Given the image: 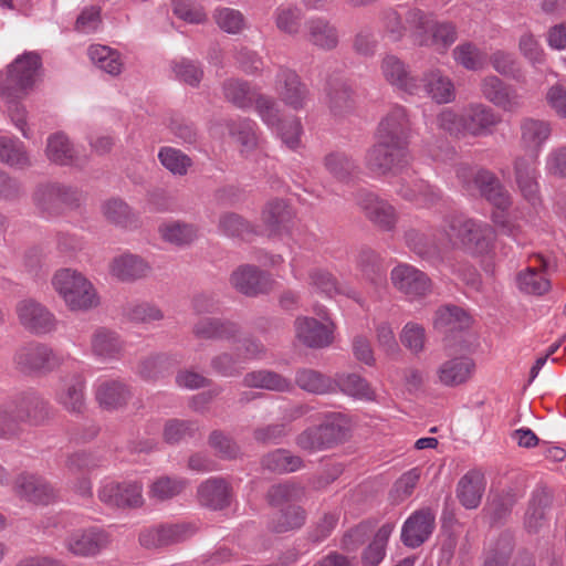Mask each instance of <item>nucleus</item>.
Masks as SVG:
<instances>
[{
  "mask_svg": "<svg viewBox=\"0 0 566 566\" xmlns=\"http://www.w3.org/2000/svg\"><path fill=\"white\" fill-rule=\"evenodd\" d=\"M159 233L165 241L176 245L188 244L197 235V231L192 226L178 221L161 224Z\"/></svg>",
  "mask_w": 566,
  "mask_h": 566,
  "instance_id": "46",
  "label": "nucleus"
},
{
  "mask_svg": "<svg viewBox=\"0 0 566 566\" xmlns=\"http://www.w3.org/2000/svg\"><path fill=\"white\" fill-rule=\"evenodd\" d=\"M235 332V324L214 318H203L195 326L196 335L202 338L230 337Z\"/></svg>",
  "mask_w": 566,
  "mask_h": 566,
  "instance_id": "47",
  "label": "nucleus"
},
{
  "mask_svg": "<svg viewBox=\"0 0 566 566\" xmlns=\"http://www.w3.org/2000/svg\"><path fill=\"white\" fill-rule=\"evenodd\" d=\"M396 192L401 198L421 207H429L440 199V191L422 179L409 184L405 178H400Z\"/></svg>",
  "mask_w": 566,
  "mask_h": 566,
  "instance_id": "30",
  "label": "nucleus"
},
{
  "mask_svg": "<svg viewBox=\"0 0 566 566\" xmlns=\"http://www.w3.org/2000/svg\"><path fill=\"white\" fill-rule=\"evenodd\" d=\"M434 526V514L430 510H420L411 514L402 525L401 541L411 548L424 543Z\"/></svg>",
  "mask_w": 566,
  "mask_h": 566,
  "instance_id": "22",
  "label": "nucleus"
},
{
  "mask_svg": "<svg viewBox=\"0 0 566 566\" xmlns=\"http://www.w3.org/2000/svg\"><path fill=\"white\" fill-rule=\"evenodd\" d=\"M405 242L410 250L421 258H431L438 252V242L436 240H429L416 229L406 231Z\"/></svg>",
  "mask_w": 566,
  "mask_h": 566,
  "instance_id": "52",
  "label": "nucleus"
},
{
  "mask_svg": "<svg viewBox=\"0 0 566 566\" xmlns=\"http://www.w3.org/2000/svg\"><path fill=\"white\" fill-rule=\"evenodd\" d=\"M305 521V512L302 507L296 505H287L284 507L276 522L273 524L275 532H286L290 530L298 528Z\"/></svg>",
  "mask_w": 566,
  "mask_h": 566,
  "instance_id": "56",
  "label": "nucleus"
},
{
  "mask_svg": "<svg viewBox=\"0 0 566 566\" xmlns=\"http://www.w3.org/2000/svg\"><path fill=\"white\" fill-rule=\"evenodd\" d=\"M107 544V534L98 527L75 531L65 541L69 552L82 557L99 554Z\"/></svg>",
  "mask_w": 566,
  "mask_h": 566,
  "instance_id": "20",
  "label": "nucleus"
},
{
  "mask_svg": "<svg viewBox=\"0 0 566 566\" xmlns=\"http://www.w3.org/2000/svg\"><path fill=\"white\" fill-rule=\"evenodd\" d=\"M485 99L504 112H516L523 105L522 95L513 86L506 85L495 75L486 76L480 85Z\"/></svg>",
  "mask_w": 566,
  "mask_h": 566,
  "instance_id": "19",
  "label": "nucleus"
},
{
  "mask_svg": "<svg viewBox=\"0 0 566 566\" xmlns=\"http://www.w3.org/2000/svg\"><path fill=\"white\" fill-rule=\"evenodd\" d=\"M52 285L70 311L85 312L99 304L96 289L78 271L72 269L56 271L52 277Z\"/></svg>",
  "mask_w": 566,
  "mask_h": 566,
  "instance_id": "8",
  "label": "nucleus"
},
{
  "mask_svg": "<svg viewBox=\"0 0 566 566\" xmlns=\"http://www.w3.org/2000/svg\"><path fill=\"white\" fill-rule=\"evenodd\" d=\"M85 379L82 375H73L72 377L61 380L55 391V400L65 410L78 413L83 410L85 403Z\"/></svg>",
  "mask_w": 566,
  "mask_h": 566,
  "instance_id": "28",
  "label": "nucleus"
},
{
  "mask_svg": "<svg viewBox=\"0 0 566 566\" xmlns=\"http://www.w3.org/2000/svg\"><path fill=\"white\" fill-rule=\"evenodd\" d=\"M161 165L174 175H185L190 166V159L176 148L164 147L158 154Z\"/></svg>",
  "mask_w": 566,
  "mask_h": 566,
  "instance_id": "55",
  "label": "nucleus"
},
{
  "mask_svg": "<svg viewBox=\"0 0 566 566\" xmlns=\"http://www.w3.org/2000/svg\"><path fill=\"white\" fill-rule=\"evenodd\" d=\"M311 285L316 292L325 295L326 297H334L342 294L347 297L360 302L357 293L347 286H339L333 275L323 270H316L311 273Z\"/></svg>",
  "mask_w": 566,
  "mask_h": 566,
  "instance_id": "40",
  "label": "nucleus"
},
{
  "mask_svg": "<svg viewBox=\"0 0 566 566\" xmlns=\"http://www.w3.org/2000/svg\"><path fill=\"white\" fill-rule=\"evenodd\" d=\"M420 479V470L413 468L403 473L395 483L392 497L395 501L402 502L415 491Z\"/></svg>",
  "mask_w": 566,
  "mask_h": 566,
  "instance_id": "62",
  "label": "nucleus"
},
{
  "mask_svg": "<svg viewBox=\"0 0 566 566\" xmlns=\"http://www.w3.org/2000/svg\"><path fill=\"white\" fill-rule=\"evenodd\" d=\"M45 156L51 163L59 166L78 167L85 161L77 147L63 132L53 133L48 137Z\"/></svg>",
  "mask_w": 566,
  "mask_h": 566,
  "instance_id": "21",
  "label": "nucleus"
},
{
  "mask_svg": "<svg viewBox=\"0 0 566 566\" xmlns=\"http://www.w3.org/2000/svg\"><path fill=\"white\" fill-rule=\"evenodd\" d=\"M381 72L387 82L409 95L420 91L419 82L410 75L406 64L395 55H387L381 62Z\"/></svg>",
  "mask_w": 566,
  "mask_h": 566,
  "instance_id": "27",
  "label": "nucleus"
},
{
  "mask_svg": "<svg viewBox=\"0 0 566 566\" xmlns=\"http://www.w3.org/2000/svg\"><path fill=\"white\" fill-rule=\"evenodd\" d=\"M214 19L219 28L227 33H239L244 27V18L235 9H218L214 13Z\"/></svg>",
  "mask_w": 566,
  "mask_h": 566,
  "instance_id": "59",
  "label": "nucleus"
},
{
  "mask_svg": "<svg viewBox=\"0 0 566 566\" xmlns=\"http://www.w3.org/2000/svg\"><path fill=\"white\" fill-rule=\"evenodd\" d=\"M199 501L213 510H221L230 503L231 489L223 479L211 478L198 488Z\"/></svg>",
  "mask_w": 566,
  "mask_h": 566,
  "instance_id": "31",
  "label": "nucleus"
},
{
  "mask_svg": "<svg viewBox=\"0 0 566 566\" xmlns=\"http://www.w3.org/2000/svg\"><path fill=\"white\" fill-rule=\"evenodd\" d=\"M13 359L24 371L48 374L57 369L71 357L43 344H28L15 352Z\"/></svg>",
  "mask_w": 566,
  "mask_h": 566,
  "instance_id": "11",
  "label": "nucleus"
},
{
  "mask_svg": "<svg viewBox=\"0 0 566 566\" xmlns=\"http://www.w3.org/2000/svg\"><path fill=\"white\" fill-rule=\"evenodd\" d=\"M142 484L134 481L118 482L104 479L98 490L99 500L112 507H133L142 505Z\"/></svg>",
  "mask_w": 566,
  "mask_h": 566,
  "instance_id": "16",
  "label": "nucleus"
},
{
  "mask_svg": "<svg viewBox=\"0 0 566 566\" xmlns=\"http://www.w3.org/2000/svg\"><path fill=\"white\" fill-rule=\"evenodd\" d=\"M122 350V342L118 336L106 328H98L92 337L93 354L103 359L116 358Z\"/></svg>",
  "mask_w": 566,
  "mask_h": 566,
  "instance_id": "39",
  "label": "nucleus"
},
{
  "mask_svg": "<svg viewBox=\"0 0 566 566\" xmlns=\"http://www.w3.org/2000/svg\"><path fill=\"white\" fill-rule=\"evenodd\" d=\"M244 385L248 387L269 390H285L289 388V382L286 379L277 374L266 370H259L247 374L244 377Z\"/></svg>",
  "mask_w": 566,
  "mask_h": 566,
  "instance_id": "48",
  "label": "nucleus"
},
{
  "mask_svg": "<svg viewBox=\"0 0 566 566\" xmlns=\"http://www.w3.org/2000/svg\"><path fill=\"white\" fill-rule=\"evenodd\" d=\"M171 6L174 13L188 23H202L207 19L203 9L190 0H171Z\"/></svg>",
  "mask_w": 566,
  "mask_h": 566,
  "instance_id": "64",
  "label": "nucleus"
},
{
  "mask_svg": "<svg viewBox=\"0 0 566 566\" xmlns=\"http://www.w3.org/2000/svg\"><path fill=\"white\" fill-rule=\"evenodd\" d=\"M413 41L421 46L446 53L457 40V29L451 22L437 21L431 14L411 10L407 15Z\"/></svg>",
  "mask_w": 566,
  "mask_h": 566,
  "instance_id": "9",
  "label": "nucleus"
},
{
  "mask_svg": "<svg viewBox=\"0 0 566 566\" xmlns=\"http://www.w3.org/2000/svg\"><path fill=\"white\" fill-rule=\"evenodd\" d=\"M263 464L271 471L294 472L301 468L302 460L300 457L292 455L286 450L279 449L269 453L264 458Z\"/></svg>",
  "mask_w": 566,
  "mask_h": 566,
  "instance_id": "49",
  "label": "nucleus"
},
{
  "mask_svg": "<svg viewBox=\"0 0 566 566\" xmlns=\"http://www.w3.org/2000/svg\"><path fill=\"white\" fill-rule=\"evenodd\" d=\"M546 500L543 493L534 494L525 513V526L530 532H537L544 524Z\"/></svg>",
  "mask_w": 566,
  "mask_h": 566,
  "instance_id": "58",
  "label": "nucleus"
},
{
  "mask_svg": "<svg viewBox=\"0 0 566 566\" xmlns=\"http://www.w3.org/2000/svg\"><path fill=\"white\" fill-rule=\"evenodd\" d=\"M458 177L464 184L468 182L469 177L473 178V182L479 188L481 195L495 208L491 216L493 223L501 233L511 237L520 243L518 233L521 232V226L514 222L506 213L511 200L500 181L490 171L480 170L474 174L469 168H461L458 171Z\"/></svg>",
  "mask_w": 566,
  "mask_h": 566,
  "instance_id": "5",
  "label": "nucleus"
},
{
  "mask_svg": "<svg viewBox=\"0 0 566 566\" xmlns=\"http://www.w3.org/2000/svg\"><path fill=\"white\" fill-rule=\"evenodd\" d=\"M521 135L522 146L530 154L515 160V179L524 199L536 206L539 202L536 158L551 136V126L547 122L527 118L521 125Z\"/></svg>",
  "mask_w": 566,
  "mask_h": 566,
  "instance_id": "3",
  "label": "nucleus"
},
{
  "mask_svg": "<svg viewBox=\"0 0 566 566\" xmlns=\"http://www.w3.org/2000/svg\"><path fill=\"white\" fill-rule=\"evenodd\" d=\"M0 161L15 169H24L31 166L29 153L24 144L18 138L0 137Z\"/></svg>",
  "mask_w": 566,
  "mask_h": 566,
  "instance_id": "37",
  "label": "nucleus"
},
{
  "mask_svg": "<svg viewBox=\"0 0 566 566\" xmlns=\"http://www.w3.org/2000/svg\"><path fill=\"white\" fill-rule=\"evenodd\" d=\"M129 397L127 387L113 379H99L96 384V399L105 409L123 406Z\"/></svg>",
  "mask_w": 566,
  "mask_h": 566,
  "instance_id": "35",
  "label": "nucleus"
},
{
  "mask_svg": "<svg viewBox=\"0 0 566 566\" xmlns=\"http://www.w3.org/2000/svg\"><path fill=\"white\" fill-rule=\"evenodd\" d=\"M15 311L20 324L33 334L44 335L56 328V318L53 313L35 300L20 301Z\"/></svg>",
  "mask_w": 566,
  "mask_h": 566,
  "instance_id": "18",
  "label": "nucleus"
},
{
  "mask_svg": "<svg viewBox=\"0 0 566 566\" xmlns=\"http://www.w3.org/2000/svg\"><path fill=\"white\" fill-rule=\"evenodd\" d=\"M319 427L321 436L315 441H308V433H301L297 437L296 443L297 446L307 452H317L327 448H331L333 444L343 440L348 430V423L342 413H333L328 416L324 423Z\"/></svg>",
  "mask_w": 566,
  "mask_h": 566,
  "instance_id": "17",
  "label": "nucleus"
},
{
  "mask_svg": "<svg viewBox=\"0 0 566 566\" xmlns=\"http://www.w3.org/2000/svg\"><path fill=\"white\" fill-rule=\"evenodd\" d=\"M275 24L277 29L287 34H296L300 31L302 13L292 6H280L275 10Z\"/></svg>",
  "mask_w": 566,
  "mask_h": 566,
  "instance_id": "51",
  "label": "nucleus"
},
{
  "mask_svg": "<svg viewBox=\"0 0 566 566\" xmlns=\"http://www.w3.org/2000/svg\"><path fill=\"white\" fill-rule=\"evenodd\" d=\"M262 219L269 231L275 232L291 219V211L285 201H271L264 208Z\"/></svg>",
  "mask_w": 566,
  "mask_h": 566,
  "instance_id": "50",
  "label": "nucleus"
},
{
  "mask_svg": "<svg viewBox=\"0 0 566 566\" xmlns=\"http://www.w3.org/2000/svg\"><path fill=\"white\" fill-rule=\"evenodd\" d=\"M81 199V192L64 184H45L36 188L33 195V201L43 212L53 214L62 208H72L77 205Z\"/></svg>",
  "mask_w": 566,
  "mask_h": 566,
  "instance_id": "13",
  "label": "nucleus"
},
{
  "mask_svg": "<svg viewBox=\"0 0 566 566\" xmlns=\"http://www.w3.org/2000/svg\"><path fill=\"white\" fill-rule=\"evenodd\" d=\"M411 123L405 107L395 105L381 118L376 143L366 154V166L375 175L402 174L411 163L408 149Z\"/></svg>",
  "mask_w": 566,
  "mask_h": 566,
  "instance_id": "1",
  "label": "nucleus"
},
{
  "mask_svg": "<svg viewBox=\"0 0 566 566\" xmlns=\"http://www.w3.org/2000/svg\"><path fill=\"white\" fill-rule=\"evenodd\" d=\"M326 169L337 179L345 180L354 170L355 164L345 154L332 153L325 158Z\"/></svg>",
  "mask_w": 566,
  "mask_h": 566,
  "instance_id": "61",
  "label": "nucleus"
},
{
  "mask_svg": "<svg viewBox=\"0 0 566 566\" xmlns=\"http://www.w3.org/2000/svg\"><path fill=\"white\" fill-rule=\"evenodd\" d=\"M434 324L438 328L454 332L467 328L470 324V317L458 306H446L437 312Z\"/></svg>",
  "mask_w": 566,
  "mask_h": 566,
  "instance_id": "42",
  "label": "nucleus"
},
{
  "mask_svg": "<svg viewBox=\"0 0 566 566\" xmlns=\"http://www.w3.org/2000/svg\"><path fill=\"white\" fill-rule=\"evenodd\" d=\"M357 205L365 211L367 218L384 230H391L396 224L395 208L371 192H360Z\"/></svg>",
  "mask_w": 566,
  "mask_h": 566,
  "instance_id": "24",
  "label": "nucleus"
},
{
  "mask_svg": "<svg viewBox=\"0 0 566 566\" xmlns=\"http://www.w3.org/2000/svg\"><path fill=\"white\" fill-rule=\"evenodd\" d=\"M88 57L96 67L112 76H116L123 71L122 54L111 46L93 44L88 48Z\"/></svg>",
  "mask_w": 566,
  "mask_h": 566,
  "instance_id": "34",
  "label": "nucleus"
},
{
  "mask_svg": "<svg viewBox=\"0 0 566 566\" xmlns=\"http://www.w3.org/2000/svg\"><path fill=\"white\" fill-rule=\"evenodd\" d=\"M392 531L394 525L386 523L376 532L371 543L363 552L361 566H377L381 563Z\"/></svg>",
  "mask_w": 566,
  "mask_h": 566,
  "instance_id": "38",
  "label": "nucleus"
},
{
  "mask_svg": "<svg viewBox=\"0 0 566 566\" xmlns=\"http://www.w3.org/2000/svg\"><path fill=\"white\" fill-rule=\"evenodd\" d=\"M41 57L36 52H24L0 72V97L7 104L12 124L24 138H30L27 111L18 102L34 86L40 75Z\"/></svg>",
  "mask_w": 566,
  "mask_h": 566,
  "instance_id": "2",
  "label": "nucleus"
},
{
  "mask_svg": "<svg viewBox=\"0 0 566 566\" xmlns=\"http://www.w3.org/2000/svg\"><path fill=\"white\" fill-rule=\"evenodd\" d=\"M223 92L226 98L240 108L249 107L252 103L251 91L244 82L230 80L224 83Z\"/></svg>",
  "mask_w": 566,
  "mask_h": 566,
  "instance_id": "57",
  "label": "nucleus"
},
{
  "mask_svg": "<svg viewBox=\"0 0 566 566\" xmlns=\"http://www.w3.org/2000/svg\"><path fill=\"white\" fill-rule=\"evenodd\" d=\"M256 112L262 122L291 148L296 149L301 145L302 124L297 117L281 119L277 105L269 97L261 96L256 99Z\"/></svg>",
  "mask_w": 566,
  "mask_h": 566,
  "instance_id": "10",
  "label": "nucleus"
},
{
  "mask_svg": "<svg viewBox=\"0 0 566 566\" xmlns=\"http://www.w3.org/2000/svg\"><path fill=\"white\" fill-rule=\"evenodd\" d=\"M255 124L250 119H240L230 126V133L241 145V153H249L256 145Z\"/></svg>",
  "mask_w": 566,
  "mask_h": 566,
  "instance_id": "54",
  "label": "nucleus"
},
{
  "mask_svg": "<svg viewBox=\"0 0 566 566\" xmlns=\"http://www.w3.org/2000/svg\"><path fill=\"white\" fill-rule=\"evenodd\" d=\"M297 385L313 394H325L332 389V381L322 374L314 370H301L296 375Z\"/></svg>",
  "mask_w": 566,
  "mask_h": 566,
  "instance_id": "53",
  "label": "nucleus"
},
{
  "mask_svg": "<svg viewBox=\"0 0 566 566\" xmlns=\"http://www.w3.org/2000/svg\"><path fill=\"white\" fill-rule=\"evenodd\" d=\"M275 90L287 106L295 111L304 107L308 92L295 72L281 70L276 76Z\"/></svg>",
  "mask_w": 566,
  "mask_h": 566,
  "instance_id": "26",
  "label": "nucleus"
},
{
  "mask_svg": "<svg viewBox=\"0 0 566 566\" xmlns=\"http://www.w3.org/2000/svg\"><path fill=\"white\" fill-rule=\"evenodd\" d=\"M476 371V364L472 356L467 354L452 356L436 369L437 384L455 388L469 382Z\"/></svg>",
  "mask_w": 566,
  "mask_h": 566,
  "instance_id": "15",
  "label": "nucleus"
},
{
  "mask_svg": "<svg viewBox=\"0 0 566 566\" xmlns=\"http://www.w3.org/2000/svg\"><path fill=\"white\" fill-rule=\"evenodd\" d=\"M305 494L304 488L295 483H283L271 486L268 492V499L273 506L293 505Z\"/></svg>",
  "mask_w": 566,
  "mask_h": 566,
  "instance_id": "43",
  "label": "nucleus"
},
{
  "mask_svg": "<svg viewBox=\"0 0 566 566\" xmlns=\"http://www.w3.org/2000/svg\"><path fill=\"white\" fill-rule=\"evenodd\" d=\"M438 126L451 135L486 136L500 123V116L482 103H472L461 113L446 108L437 117Z\"/></svg>",
  "mask_w": 566,
  "mask_h": 566,
  "instance_id": "6",
  "label": "nucleus"
},
{
  "mask_svg": "<svg viewBox=\"0 0 566 566\" xmlns=\"http://www.w3.org/2000/svg\"><path fill=\"white\" fill-rule=\"evenodd\" d=\"M516 285L524 293L541 295L548 291L549 282L544 273L534 268H527L517 274Z\"/></svg>",
  "mask_w": 566,
  "mask_h": 566,
  "instance_id": "45",
  "label": "nucleus"
},
{
  "mask_svg": "<svg viewBox=\"0 0 566 566\" xmlns=\"http://www.w3.org/2000/svg\"><path fill=\"white\" fill-rule=\"evenodd\" d=\"M48 415L46 402L35 392H22L0 405V438L15 434L19 424L41 423Z\"/></svg>",
  "mask_w": 566,
  "mask_h": 566,
  "instance_id": "7",
  "label": "nucleus"
},
{
  "mask_svg": "<svg viewBox=\"0 0 566 566\" xmlns=\"http://www.w3.org/2000/svg\"><path fill=\"white\" fill-rule=\"evenodd\" d=\"M14 492L21 500L34 504H49L55 497L53 488L43 478L30 473L17 478Z\"/></svg>",
  "mask_w": 566,
  "mask_h": 566,
  "instance_id": "23",
  "label": "nucleus"
},
{
  "mask_svg": "<svg viewBox=\"0 0 566 566\" xmlns=\"http://www.w3.org/2000/svg\"><path fill=\"white\" fill-rule=\"evenodd\" d=\"M307 40L325 50L333 49L338 43L336 28L323 18H313L306 22Z\"/></svg>",
  "mask_w": 566,
  "mask_h": 566,
  "instance_id": "36",
  "label": "nucleus"
},
{
  "mask_svg": "<svg viewBox=\"0 0 566 566\" xmlns=\"http://www.w3.org/2000/svg\"><path fill=\"white\" fill-rule=\"evenodd\" d=\"M438 240L441 244H450L469 253L482 255L493 248L495 231L482 221L452 214L444 219Z\"/></svg>",
  "mask_w": 566,
  "mask_h": 566,
  "instance_id": "4",
  "label": "nucleus"
},
{
  "mask_svg": "<svg viewBox=\"0 0 566 566\" xmlns=\"http://www.w3.org/2000/svg\"><path fill=\"white\" fill-rule=\"evenodd\" d=\"M314 311L322 317V321L308 316L297 317L294 323L295 336L307 347H327L333 343L335 324L323 310L314 308Z\"/></svg>",
  "mask_w": 566,
  "mask_h": 566,
  "instance_id": "12",
  "label": "nucleus"
},
{
  "mask_svg": "<svg viewBox=\"0 0 566 566\" xmlns=\"http://www.w3.org/2000/svg\"><path fill=\"white\" fill-rule=\"evenodd\" d=\"M268 282L265 274L252 265H242L231 275L233 287L249 296L265 292Z\"/></svg>",
  "mask_w": 566,
  "mask_h": 566,
  "instance_id": "29",
  "label": "nucleus"
},
{
  "mask_svg": "<svg viewBox=\"0 0 566 566\" xmlns=\"http://www.w3.org/2000/svg\"><path fill=\"white\" fill-rule=\"evenodd\" d=\"M149 265L138 255L122 254L111 264V273L120 281H132L145 276Z\"/></svg>",
  "mask_w": 566,
  "mask_h": 566,
  "instance_id": "33",
  "label": "nucleus"
},
{
  "mask_svg": "<svg viewBox=\"0 0 566 566\" xmlns=\"http://www.w3.org/2000/svg\"><path fill=\"white\" fill-rule=\"evenodd\" d=\"M484 488L483 474L470 471L459 481L457 496L465 509H475L481 502Z\"/></svg>",
  "mask_w": 566,
  "mask_h": 566,
  "instance_id": "32",
  "label": "nucleus"
},
{
  "mask_svg": "<svg viewBox=\"0 0 566 566\" xmlns=\"http://www.w3.org/2000/svg\"><path fill=\"white\" fill-rule=\"evenodd\" d=\"M337 385L344 394L355 399L373 400L375 398L374 390L367 380L359 375L349 374L340 376Z\"/></svg>",
  "mask_w": 566,
  "mask_h": 566,
  "instance_id": "44",
  "label": "nucleus"
},
{
  "mask_svg": "<svg viewBox=\"0 0 566 566\" xmlns=\"http://www.w3.org/2000/svg\"><path fill=\"white\" fill-rule=\"evenodd\" d=\"M420 90L438 104H449L455 99V87L452 80L437 67L422 74Z\"/></svg>",
  "mask_w": 566,
  "mask_h": 566,
  "instance_id": "25",
  "label": "nucleus"
},
{
  "mask_svg": "<svg viewBox=\"0 0 566 566\" xmlns=\"http://www.w3.org/2000/svg\"><path fill=\"white\" fill-rule=\"evenodd\" d=\"M454 61L470 71L483 69L486 62V54L471 42L459 44L452 52Z\"/></svg>",
  "mask_w": 566,
  "mask_h": 566,
  "instance_id": "41",
  "label": "nucleus"
},
{
  "mask_svg": "<svg viewBox=\"0 0 566 566\" xmlns=\"http://www.w3.org/2000/svg\"><path fill=\"white\" fill-rule=\"evenodd\" d=\"M401 343L412 353L422 352L426 343L424 328L417 323H407L400 335Z\"/></svg>",
  "mask_w": 566,
  "mask_h": 566,
  "instance_id": "60",
  "label": "nucleus"
},
{
  "mask_svg": "<svg viewBox=\"0 0 566 566\" xmlns=\"http://www.w3.org/2000/svg\"><path fill=\"white\" fill-rule=\"evenodd\" d=\"M394 287L409 300H417L430 292V279L422 271L408 263H399L390 272Z\"/></svg>",
  "mask_w": 566,
  "mask_h": 566,
  "instance_id": "14",
  "label": "nucleus"
},
{
  "mask_svg": "<svg viewBox=\"0 0 566 566\" xmlns=\"http://www.w3.org/2000/svg\"><path fill=\"white\" fill-rule=\"evenodd\" d=\"M185 486V482L168 476L157 479L150 485V496L157 500H167L181 492Z\"/></svg>",
  "mask_w": 566,
  "mask_h": 566,
  "instance_id": "63",
  "label": "nucleus"
}]
</instances>
